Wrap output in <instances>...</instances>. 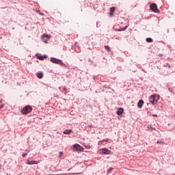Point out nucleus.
<instances>
[{
  "instance_id": "obj_1",
  "label": "nucleus",
  "mask_w": 175,
  "mask_h": 175,
  "mask_svg": "<svg viewBox=\"0 0 175 175\" xmlns=\"http://www.w3.org/2000/svg\"><path fill=\"white\" fill-rule=\"evenodd\" d=\"M159 98L160 96L159 94H152L149 97V100L150 102V103H152V105H154V103H155V102H157L158 100H159Z\"/></svg>"
},
{
  "instance_id": "obj_2",
  "label": "nucleus",
  "mask_w": 175,
  "mask_h": 175,
  "mask_svg": "<svg viewBox=\"0 0 175 175\" xmlns=\"http://www.w3.org/2000/svg\"><path fill=\"white\" fill-rule=\"evenodd\" d=\"M32 111V107L29 105H27L21 110L22 114H29Z\"/></svg>"
},
{
  "instance_id": "obj_3",
  "label": "nucleus",
  "mask_w": 175,
  "mask_h": 175,
  "mask_svg": "<svg viewBox=\"0 0 175 175\" xmlns=\"http://www.w3.org/2000/svg\"><path fill=\"white\" fill-rule=\"evenodd\" d=\"M51 62H53V64H57L59 65H61V66H66L65 64L62 62V60L57 59L55 57H51Z\"/></svg>"
},
{
  "instance_id": "obj_4",
  "label": "nucleus",
  "mask_w": 175,
  "mask_h": 175,
  "mask_svg": "<svg viewBox=\"0 0 175 175\" xmlns=\"http://www.w3.org/2000/svg\"><path fill=\"white\" fill-rule=\"evenodd\" d=\"M150 10L152 12H154V13H159L161 12L158 8L157 7V4L152 3L150 5Z\"/></svg>"
},
{
  "instance_id": "obj_5",
  "label": "nucleus",
  "mask_w": 175,
  "mask_h": 175,
  "mask_svg": "<svg viewBox=\"0 0 175 175\" xmlns=\"http://www.w3.org/2000/svg\"><path fill=\"white\" fill-rule=\"evenodd\" d=\"M74 150L83 152L84 151V148H83V146L79 145L78 144H76L74 145Z\"/></svg>"
},
{
  "instance_id": "obj_6",
  "label": "nucleus",
  "mask_w": 175,
  "mask_h": 175,
  "mask_svg": "<svg viewBox=\"0 0 175 175\" xmlns=\"http://www.w3.org/2000/svg\"><path fill=\"white\" fill-rule=\"evenodd\" d=\"M50 38H51V35L46 34V33L42 35V40L43 42H44V43H47V42L50 40Z\"/></svg>"
},
{
  "instance_id": "obj_7",
  "label": "nucleus",
  "mask_w": 175,
  "mask_h": 175,
  "mask_svg": "<svg viewBox=\"0 0 175 175\" xmlns=\"http://www.w3.org/2000/svg\"><path fill=\"white\" fill-rule=\"evenodd\" d=\"M39 162H40L39 161H31L29 159H27L26 163L27 165H38Z\"/></svg>"
},
{
  "instance_id": "obj_8",
  "label": "nucleus",
  "mask_w": 175,
  "mask_h": 175,
  "mask_svg": "<svg viewBox=\"0 0 175 175\" xmlns=\"http://www.w3.org/2000/svg\"><path fill=\"white\" fill-rule=\"evenodd\" d=\"M101 154H103L104 155L110 154V150H107V148H103L100 150Z\"/></svg>"
},
{
  "instance_id": "obj_9",
  "label": "nucleus",
  "mask_w": 175,
  "mask_h": 175,
  "mask_svg": "<svg viewBox=\"0 0 175 175\" xmlns=\"http://www.w3.org/2000/svg\"><path fill=\"white\" fill-rule=\"evenodd\" d=\"M143 105H144V101L143 100H139L137 103V107H139V109H142V107H143Z\"/></svg>"
},
{
  "instance_id": "obj_10",
  "label": "nucleus",
  "mask_w": 175,
  "mask_h": 175,
  "mask_svg": "<svg viewBox=\"0 0 175 175\" xmlns=\"http://www.w3.org/2000/svg\"><path fill=\"white\" fill-rule=\"evenodd\" d=\"M36 76H37L38 79H43V72H36Z\"/></svg>"
},
{
  "instance_id": "obj_11",
  "label": "nucleus",
  "mask_w": 175,
  "mask_h": 175,
  "mask_svg": "<svg viewBox=\"0 0 175 175\" xmlns=\"http://www.w3.org/2000/svg\"><path fill=\"white\" fill-rule=\"evenodd\" d=\"M163 66L164 68H168V69H172L173 68V65H170L169 63H165Z\"/></svg>"
},
{
  "instance_id": "obj_12",
  "label": "nucleus",
  "mask_w": 175,
  "mask_h": 175,
  "mask_svg": "<svg viewBox=\"0 0 175 175\" xmlns=\"http://www.w3.org/2000/svg\"><path fill=\"white\" fill-rule=\"evenodd\" d=\"M116 113H117L118 116H121V114H122L124 113V109L119 108Z\"/></svg>"
},
{
  "instance_id": "obj_13",
  "label": "nucleus",
  "mask_w": 175,
  "mask_h": 175,
  "mask_svg": "<svg viewBox=\"0 0 175 175\" xmlns=\"http://www.w3.org/2000/svg\"><path fill=\"white\" fill-rule=\"evenodd\" d=\"M36 57H38V59H40V61H43L44 59V58H47L46 56H42V55H37Z\"/></svg>"
},
{
  "instance_id": "obj_14",
  "label": "nucleus",
  "mask_w": 175,
  "mask_h": 175,
  "mask_svg": "<svg viewBox=\"0 0 175 175\" xmlns=\"http://www.w3.org/2000/svg\"><path fill=\"white\" fill-rule=\"evenodd\" d=\"M73 132V131L72 129H67L66 131H64V135H70V133Z\"/></svg>"
},
{
  "instance_id": "obj_15",
  "label": "nucleus",
  "mask_w": 175,
  "mask_h": 175,
  "mask_svg": "<svg viewBox=\"0 0 175 175\" xmlns=\"http://www.w3.org/2000/svg\"><path fill=\"white\" fill-rule=\"evenodd\" d=\"M110 16H111H111H113V13H114V12H116V8H114V7H112V8H110Z\"/></svg>"
},
{
  "instance_id": "obj_16",
  "label": "nucleus",
  "mask_w": 175,
  "mask_h": 175,
  "mask_svg": "<svg viewBox=\"0 0 175 175\" xmlns=\"http://www.w3.org/2000/svg\"><path fill=\"white\" fill-rule=\"evenodd\" d=\"M146 42L148 43H152V42H153L152 38H146Z\"/></svg>"
},
{
  "instance_id": "obj_17",
  "label": "nucleus",
  "mask_w": 175,
  "mask_h": 175,
  "mask_svg": "<svg viewBox=\"0 0 175 175\" xmlns=\"http://www.w3.org/2000/svg\"><path fill=\"white\" fill-rule=\"evenodd\" d=\"M5 106V104H3V102H2V100H0V109H2Z\"/></svg>"
},
{
  "instance_id": "obj_18",
  "label": "nucleus",
  "mask_w": 175,
  "mask_h": 175,
  "mask_svg": "<svg viewBox=\"0 0 175 175\" xmlns=\"http://www.w3.org/2000/svg\"><path fill=\"white\" fill-rule=\"evenodd\" d=\"M157 144H165V143H163V142H162V140H158Z\"/></svg>"
},
{
  "instance_id": "obj_19",
  "label": "nucleus",
  "mask_w": 175,
  "mask_h": 175,
  "mask_svg": "<svg viewBox=\"0 0 175 175\" xmlns=\"http://www.w3.org/2000/svg\"><path fill=\"white\" fill-rule=\"evenodd\" d=\"M85 147L88 150H90V148H91V146H90V145H85Z\"/></svg>"
},
{
  "instance_id": "obj_20",
  "label": "nucleus",
  "mask_w": 175,
  "mask_h": 175,
  "mask_svg": "<svg viewBox=\"0 0 175 175\" xmlns=\"http://www.w3.org/2000/svg\"><path fill=\"white\" fill-rule=\"evenodd\" d=\"M105 49H106V50H108V51H110V47H109V46H105Z\"/></svg>"
},
{
  "instance_id": "obj_21",
  "label": "nucleus",
  "mask_w": 175,
  "mask_h": 175,
  "mask_svg": "<svg viewBox=\"0 0 175 175\" xmlns=\"http://www.w3.org/2000/svg\"><path fill=\"white\" fill-rule=\"evenodd\" d=\"M27 153H23L22 157H23V158H25V157H27Z\"/></svg>"
},
{
  "instance_id": "obj_22",
  "label": "nucleus",
  "mask_w": 175,
  "mask_h": 175,
  "mask_svg": "<svg viewBox=\"0 0 175 175\" xmlns=\"http://www.w3.org/2000/svg\"><path fill=\"white\" fill-rule=\"evenodd\" d=\"M150 129L151 131H156L155 128H152L151 126H150Z\"/></svg>"
},
{
  "instance_id": "obj_23",
  "label": "nucleus",
  "mask_w": 175,
  "mask_h": 175,
  "mask_svg": "<svg viewBox=\"0 0 175 175\" xmlns=\"http://www.w3.org/2000/svg\"><path fill=\"white\" fill-rule=\"evenodd\" d=\"M62 154H64L62 152H59V157H61V155H62Z\"/></svg>"
},
{
  "instance_id": "obj_24",
  "label": "nucleus",
  "mask_w": 175,
  "mask_h": 175,
  "mask_svg": "<svg viewBox=\"0 0 175 175\" xmlns=\"http://www.w3.org/2000/svg\"><path fill=\"white\" fill-rule=\"evenodd\" d=\"M152 117H158V116H157V115H155V114H153V115H152Z\"/></svg>"
},
{
  "instance_id": "obj_25",
  "label": "nucleus",
  "mask_w": 175,
  "mask_h": 175,
  "mask_svg": "<svg viewBox=\"0 0 175 175\" xmlns=\"http://www.w3.org/2000/svg\"><path fill=\"white\" fill-rule=\"evenodd\" d=\"M40 14L41 16H44L43 13H40Z\"/></svg>"
}]
</instances>
